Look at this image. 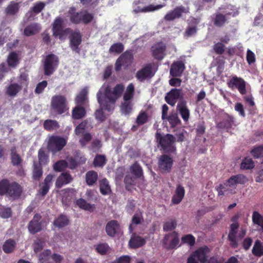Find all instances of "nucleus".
<instances>
[{"instance_id":"22","label":"nucleus","mask_w":263,"mask_h":263,"mask_svg":"<svg viewBox=\"0 0 263 263\" xmlns=\"http://www.w3.org/2000/svg\"><path fill=\"white\" fill-rule=\"evenodd\" d=\"M235 119L233 116L225 113L222 121L217 124V127L228 130L232 128Z\"/></svg>"},{"instance_id":"31","label":"nucleus","mask_w":263,"mask_h":263,"mask_svg":"<svg viewBox=\"0 0 263 263\" xmlns=\"http://www.w3.org/2000/svg\"><path fill=\"white\" fill-rule=\"evenodd\" d=\"M22 88L21 85L16 83H11L7 87L6 93L9 97H14L21 90Z\"/></svg>"},{"instance_id":"48","label":"nucleus","mask_w":263,"mask_h":263,"mask_svg":"<svg viewBox=\"0 0 263 263\" xmlns=\"http://www.w3.org/2000/svg\"><path fill=\"white\" fill-rule=\"evenodd\" d=\"M19 10L18 4L11 2L5 9V12L7 15H14Z\"/></svg>"},{"instance_id":"29","label":"nucleus","mask_w":263,"mask_h":263,"mask_svg":"<svg viewBox=\"0 0 263 263\" xmlns=\"http://www.w3.org/2000/svg\"><path fill=\"white\" fill-rule=\"evenodd\" d=\"M54 177V175L52 174L48 175L45 178L44 182L41 184V194L42 196L46 195L52 184V180Z\"/></svg>"},{"instance_id":"19","label":"nucleus","mask_w":263,"mask_h":263,"mask_svg":"<svg viewBox=\"0 0 263 263\" xmlns=\"http://www.w3.org/2000/svg\"><path fill=\"white\" fill-rule=\"evenodd\" d=\"M185 68V65L181 61L174 62L171 65L170 74L173 77H180Z\"/></svg>"},{"instance_id":"47","label":"nucleus","mask_w":263,"mask_h":263,"mask_svg":"<svg viewBox=\"0 0 263 263\" xmlns=\"http://www.w3.org/2000/svg\"><path fill=\"white\" fill-rule=\"evenodd\" d=\"M177 225L176 220L175 219H171L164 223L163 230L164 232L171 231L176 229Z\"/></svg>"},{"instance_id":"17","label":"nucleus","mask_w":263,"mask_h":263,"mask_svg":"<svg viewBox=\"0 0 263 263\" xmlns=\"http://www.w3.org/2000/svg\"><path fill=\"white\" fill-rule=\"evenodd\" d=\"M189 12V9L184 6L176 7L173 10L168 11L164 16V20L167 21H172L181 17L183 13Z\"/></svg>"},{"instance_id":"4","label":"nucleus","mask_w":263,"mask_h":263,"mask_svg":"<svg viewBox=\"0 0 263 263\" xmlns=\"http://www.w3.org/2000/svg\"><path fill=\"white\" fill-rule=\"evenodd\" d=\"M68 13L69 15L70 21L73 24L83 23L87 25L91 23L93 19V14L87 10L76 12V9L74 7H70Z\"/></svg>"},{"instance_id":"64","label":"nucleus","mask_w":263,"mask_h":263,"mask_svg":"<svg viewBox=\"0 0 263 263\" xmlns=\"http://www.w3.org/2000/svg\"><path fill=\"white\" fill-rule=\"evenodd\" d=\"M92 139V136L90 133H85L82 135V137L79 140V142L82 146H84Z\"/></svg>"},{"instance_id":"38","label":"nucleus","mask_w":263,"mask_h":263,"mask_svg":"<svg viewBox=\"0 0 263 263\" xmlns=\"http://www.w3.org/2000/svg\"><path fill=\"white\" fill-rule=\"evenodd\" d=\"M86 182L89 186L93 185L98 179V173L94 171H89L85 175Z\"/></svg>"},{"instance_id":"32","label":"nucleus","mask_w":263,"mask_h":263,"mask_svg":"<svg viewBox=\"0 0 263 263\" xmlns=\"http://www.w3.org/2000/svg\"><path fill=\"white\" fill-rule=\"evenodd\" d=\"M43 167L37 162L34 161L32 166V178L34 180L39 181L43 175Z\"/></svg>"},{"instance_id":"8","label":"nucleus","mask_w":263,"mask_h":263,"mask_svg":"<svg viewBox=\"0 0 263 263\" xmlns=\"http://www.w3.org/2000/svg\"><path fill=\"white\" fill-rule=\"evenodd\" d=\"M59 60L58 57L54 54L46 55L44 62V74L46 76L52 74L58 67Z\"/></svg>"},{"instance_id":"12","label":"nucleus","mask_w":263,"mask_h":263,"mask_svg":"<svg viewBox=\"0 0 263 263\" xmlns=\"http://www.w3.org/2000/svg\"><path fill=\"white\" fill-rule=\"evenodd\" d=\"M155 74L153 70V66L151 63L146 64L136 73V78L139 82H144L151 79Z\"/></svg>"},{"instance_id":"27","label":"nucleus","mask_w":263,"mask_h":263,"mask_svg":"<svg viewBox=\"0 0 263 263\" xmlns=\"http://www.w3.org/2000/svg\"><path fill=\"white\" fill-rule=\"evenodd\" d=\"M146 243V240L135 234H133L129 241V246L133 249H137L143 246Z\"/></svg>"},{"instance_id":"60","label":"nucleus","mask_w":263,"mask_h":263,"mask_svg":"<svg viewBox=\"0 0 263 263\" xmlns=\"http://www.w3.org/2000/svg\"><path fill=\"white\" fill-rule=\"evenodd\" d=\"M100 105L101 107V108L96 110V111L95 112V116L96 119L98 121L102 122L104 121L106 119V117H105V115L104 112L103 111V109H104L105 110H106V109L104 108V107L102 105L101 106L100 104Z\"/></svg>"},{"instance_id":"39","label":"nucleus","mask_w":263,"mask_h":263,"mask_svg":"<svg viewBox=\"0 0 263 263\" xmlns=\"http://www.w3.org/2000/svg\"><path fill=\"white\" fill-rule=\"evenodd\" d=\"M237 230L230 229L228 236V239L230 241V246L234 249H236L238 246L237 240Z\"/></svg>"},{"instance_id":"35","label":"nucleus","mask_w":263,"mask_h":263,"mask_svg":"<svg viewBox=\"0 0 263 263\" xmlns=\"http://www.w3.org/2000/svg\"><path fill=\"white\" fill-rule=\"evenodd\" d=\"M165 49L166 47L163 44H158L153 51L154 58L157 60H162L164 57Z\"/></svg>"},{"instance_id":"30","label":"nucleus","mask_w":263,"mask_h":263,"mask_svg":"<svg viewBox=\"0 0 263 263\" xmlns=\"http://www.w3.org/2000/svg\"><path fill=\"white\" fill-rule=\"evenodd\" d=\"M11 162L13 166H19L23 163V159L16 152V148L13 146L10 149Z\"/></svg>"},{"instance_id":"25","label":"nucleus","mask_w":263,"mask_h":263,"mask_svg":"<svg viewBox=\"0 0 263 263\" xmlns=\"http://www.w3.org/2000/svg\"><path fill=\"white\" fill-rule=\"evenodd\" d=\"M231 12L223 14L221 13L217 12L215 13L212 19V22L214 25L217 27H221L224 25L227 22V15H231Z\"/></svg>"},{"instance_id":"37","label":"nucleus","mask_w":263,"mask_h":263,"mask_svg":"<svg viewBox=\"0 0 263 263\" xmlns=\"http://www.w3.org/2000/svg\"><path fill=\"white\" fill-rule=\"evenodd\" d=\"M85 108L80 105L76 106L72 110V117L74 119L79 120L82 119L86 115Z\"/></svg>"},{"instance_id":"6","label":"nucleus","mask_w":263,"mask_h":263,"mask_svg":"<svg viewBox=\"0 0 263 263\" xmlns=\"http://www.w3.org/2000/svg\"><path fill=\"white\" fill-rule=\"evenodd\" d=\"M51 108L57 115H62L68 109L67 101L63 95H55L51 98Z\"/></svg>"},{"instance_id":"44","label":"nucleus","mask_w":263,"mask_h":263,"mask_svg":"<svg viewBox=\"0 0 263 263\" xmlns=\"http://www.w3.org/2000/svg\"><path fill=\"white\" fill-rule=\"evenodd\" d=\"M165 120L169 122L171 127H175L181 123L177 114L175 112L170 114L166 117Z\"/></svg>"},{"instance_id":"52","label":"nucleus","mask_w":263,"mask_h":263,"mask_svg":"<svg viewBox=\"0 0 263 263\" xmlns=\"http://www.w3.org/2000/svg\"><path fill=\"white\" fill-rule=\"evenodd\" d=\"M76 203L81 209L89 211H93V206L90 203H87L86 201L83 198H80L77 200Z\"/></svg>"},{"instance_id":"50","label":"nucleus","mask_w":263,"mask_h":263,"mask_svg":"<svg viewBox=\"0 0 263 263\" xmlns=\"http://www.w3.org/2000/svg\"><path fill=\"white\" fill-rule=\"evenodd\" d=\"M135 91L134 85L133 83L129 84L126 89L123 96V99L125 101H128L133 98Z\"/></svg>"},{"instance_id":"2","label":"nucleus","mask_w":263,"mask_h":263,"mask_svg":"<svg viewBox=\"0 0 263 263\" xmlns=\"http://www.w3.org/2000/svg\"><path fill=\"white\" fill-rule=\"evenodd\" d=\"M23 188L16 181H10L8 179L0 181V196H6L9 199L15 201L22 195Z\"/></svg>"},{"instance_id":"26","label":"nucleus","mask_w":263,"mask_h":263,"mask_svg":"<svg viewBox=\"0 0 263 263\" xmlns=\"http://www.w3.org/2000/svg\"><path fill=\"white\" fill-rule=\"evenodd\" d=\"M185 195V190L180 184L177 185L175 193L172 198V202L178 204L181 202Z\"/></svg>"},{"instance_id":"10","label":"nucleus","mask_w":263,"mask_h":263,"mask_svg":"<svg viewBox=\"0 0 263 263\" xmlns=\"http://www.w3.org/2000/svg\"><path fill=\"white\" fill-rule=\"evenodd\" d=\"M27 229L29 233L32 235L37 234L43 230V221L40 214H34L33 218L28 223Z\"/></svg>"},{"instance_id":"53","label":"nucleus","mask_w":263,"mask_h":263,"mask_svg":"<svg viewBox=\"0 0 263 263\" xmlns=\"http://www.w3.org/2000/svg\"><path fill=\"white\" fill-rule=\"evenodd\" d=\"M130 170L132 173L137 178H140L143 176L142 167L137 162H135L131 166Z\"/></svg>"},{"instance_id":"18","label":"nucleus","mask_w":263,"mask_h":263,"mask_svg":"<svg viewBox=\"0 0 263 263\" xmlns=\"http://www.w3.org/2000/svg\"><path fill=\"white\" fill-rule=\"evenodd\" d=\"M247 179L245 176L241 174H238L231 176L226 182L230 188L235 191L238 184H244Z\"/></svg>"},{"instance_id":"58","label":"nucleus","mask_w":263,"mask_h":263,"mask_svg":"<svg viewBox=\"0 0 263 263\" xmlns=\"http://www.w3.org/2000/svg\"><path fill=\"white\" fill-rule=\"evenodd\" d=\"M18 55L14 52H11L8 58L7 62L8 65L11 67H15L18 62Z\"/></svg>"},{"instance_id":"51","label":"nucleus","mask_w":263,"mask_h":263,"mask_svg":"<svg viewBox=\"0 0 263 263\" xmlns=\"http://www.w3.org/2000/svg\"><path fill=\"white\" fill-rule=\"evenodd\" d=\"M110 247L107 243H100L95 246V250L101 255H105L107 254Z\"/></svg>"},{"instance_id":"49","label":"nucleus","mask_w":263,"mask_h":263,"mask_svg":"<svg viewBox=\"0 0 263 263\" xmlns=\"http://www.w3.org/2000/svg\"><path fill=\"white\" fill-rule=\"evenodd\" d=\"M254 167V163L252 158L245 157L242 161L240 168L242 170H250Z\"/></svg>"},{"instance_id":"16","label":"nucleus","mask_w":263,"mask_h":263,"mask_svg":"<svg viewBox=\"0 0 263 263\" xmlns=\"http://www.w3.org/2000/svg\"><path fill=\"white\" fill-rule=\"evenodd\" d=\"M182 89L177 88L172 89L165 97V101L170 105L174 106L178 99L183 100Z\"/></svg>"},{"instance_id":"20","label":"nucleus","mask_w":263,"mask_h":263,"mask_svg":"<svg viewBox=\"0 0 263 263\" xmlns=\"http://www.w3.org/2000/svg\"><path fill=\"white\" fill-rule=\"evenodd\" d=\"M177 109L182 119L185 122L187 121L190 118V112L187 106L186 102L184 100H180L177 105Z\"/></svg>"},{"instance_id":"9","label":"nucleus","mask_w":263,"mask_h":263,"mask_svg":"<svg viewBox=\"0 0 263 263\" xmlns=\"http://www.w3.org/2000/svg\"><path fill=\"white\" fill-rule=\"evenodd\" d=\"M68 34H69V47L73 51L79 54L81 50L79 46L82 41L81 33L79 30L73 31L71 29Z\"/></svg>"},{"instance_id":"56","label":"nucleus","mask_w":263,"mask_h":263,"mask_svg":"<svg viewBox=\"0 0 263 263\" xmlns=\"http://www.w3.org/2000/svg\"><path fill=\"white\" fill-rule=\"evenodd\" d=\"M251 155L255 158H262L263 163V146H258L253 148L251 151Z\"/></svg>"},{"instance_id":"7","label":"nucleus","mask_w":263,"mask_h":263,"mask_svg":"<svg viewBox=\"0 0 263 263\" xmlns=\"http://www.w3.org/2000/svg\"><path fill=\"white\" fill-rule=\"evenodd\" d=\"M66 144L67 140L65 138L58 136H52L49 139L47 148L53 154H56L60 152Z\"/></svg>"},{"instance_id":"45","label":"nucleus","mask_w":263,"mask_h":263,"mask_svg":"<svg viewBox=\"0 0 263 263\" xmlns=\"http://www.w3.org/2000/svg\"><path fill=\"white\" fill-rule=\"evenodd\" d=\"M44 128L48 131H52L59 128L58 122L51 119L46 120L43 123Z\"/></svg>"},{"instance_id":"55","label":"nucleus","mask_w":263,"mask_h":263,"mask_svg":"<svg viewBox=\"0 0 263 263\" xmlns=\"http://www.w3.org/2000/svg\"><path fill=\"white\" fill-rule=\"evenodd\" d=\"M148 121V115L145 111H141L138 115L136 122L138 125H141Z\"/></svg>"},{"instance_id":"46","label":"nucleus","mask_w":263,"mask_h":263,"mask_svg":"<svg viewBox=\"0 0 263 263\" xmlns=\"http://www.w3.org/2000/svg\"><path fill=\"white\" fill-rule=\"evenodd\" d=\"M38 159L37 164L42 166L47 164L49 161V157L43 148H40L38 152Z\"/></svg>"},{"instance_id":"11","label":"nucleus","mask_w":263,"mask_h":263,"mask_svg":"<svg viewBox=\"0 0 263 263\" xmlns=\"http://www.w3.org/2000/svg\"><path fill=\"white\" fill-rule=\"evenodd\" d=\"M158 164L159 170L161 173H168L172 170L173 159L167 154H163L160 156Z\"/></svg>"},{"instance_id":"15","label":"nucleus","mask_w":263,"mask_h":263,"mask_svg":"<svg viewBox=\"0 0 263 263\" xmlns=\"http://www.w3.org/2000/svg\"><path fill=\"white\" fill-rule=\"evenodd\" d=\"M227 84L229 88H237L240 93L242 95H244L247 93L246 82L241 78L237 77L236 76H233L228 82Z\"/></svg>"},{"instance_id":"5","label":"nucleus","mask_w":263,"mask_h":263,"mask_svg":"<svg viewBox=\"0 0 263 263\" xmlns=\"http://www.w3.org/2000/svg\"><path fill=\"white\" fill-rule=\"evenodd\" d=\"M64 23L63 19L58 16L54 19L52 24L53 36L55 38L58 37L61 41L65 40L68 32L71 31L70 28L64 29Z\"/></svg>"},{"instance_id":"3","label":"nucleus","mask_w":263,"mask_h":263,"mask_svg":"<svg viewBox=\"0 0 263 263\" xmlns=\"http://www.w3.org/2000/svg\"><path fill=\"white\" fill-rule=\"evenodd\" d=\"M156 139L159 145L164 153L167 154H173L176 152L175 142L176 138L173 135L167 134L162 136L160 133H157Z\"/></svg>"},{"instance_id":"34","label":"nucleus","mask_w":263,"mask_h":263,"mask_svg":"<svg viewBox=\"0 0 263 263\" xmlns=\"http://www.w3.org/2000/svg\"><path fill=\"white\" fill-rule=\"evenodd\" d=\"M88 91L86 88H83L76 98V103L78 105L82 106L88 102Z\"/></svg>"},{"instance_id":"24","label":"nucleus","mask_w":263,"mask_h":263,"mask_svg":"<svg viewBox=\"0 0 263 263\" xmlns=\"http://www.w3.org/2000/svg\"><path fill=\"white\" fill-rule=\"evenodd\" d=\"M72 180L71 175L68 172L62 173L57 178L55 186L58 189L61 188L64 185L69 183Z\"/></svg>"},{"instance_id":"63","label":"nucleus","mask_w":263,"mask_h":263,"mask_svg":"<svg viewBox=\"0 0 263 263\" xmlns=\"http://www.w3.org/2000/svg\"><path fill=\"white\" fill-rule=\"evenodd\" d=\"M45 4L42 2H37L32 8L31 10L35 14L40 13L44 9Z\"/></svg>"},{"instance_id":"59","label":"nucleus","mask_w":263,"mask_h":263,"mask_svg":"<svg viewBox=\"0 0 263 263\" xmlns=\"http://www.w3.org/2000/svg\"><path fill=\"white\" fill-rule=\"evenodd\" d=\"M252 222L254 224L259 226L263 223V216L258 212L254 211L252 214Z\"/></svg>"},{"instance_id":"21","label":"nucleus","mask_w":263,"mask_h":263,"mask_svg":"<svg viewBox=\"0 0 263 263\" xmlns=\"http://www.w3.org/2000/svg\"><path fill=\"white\" fill-rule=\"evenodd\" d=\"M120 229V224L116 220H111L108 221L105 227L107 234L110 237L115 236L119 232Z\"/></svg>"},{"instance_id":"43","label":"nucleus","mask_w":263,"mask_h":263,"mask_svg":"<svg viewBox=\"0 0 263 263\" xmlns=\"http://www.w3.org/2000/svg\"><path fill=\"white\" fill-rule=\"evenodd\" d=\"M252 252L256 256L260 257L263 255V245L260 240L255 241Z\"/></svg>"},{"instance_id":"28","label":"nucleus","mask_w":263,"mask_h":263,"mask_svg":"<svg viewBox=\"0 0 263 263\" xmlns=\"http://www.w3.org/2000/svg\"><path fill=\"white\" fill-rule=\"evenodd\" d=\"M41 29L40 25L37 23H31L25 27L24 34L26 36H30L38 33Z\"/></svg>"},{"instance_id":"33","label":"nucleus","mask_w":263,"mask_h":263,"mask_svg":"<svg viewBox=\"0 0 263 263\" xmlns=\"http://www.w3.org/2000/svg\"><path fill=\"white\" fill-rule=\"evenodd\" d=\"M69 219L68 217L64 214L60 215L53 221V225L58 228H62L69 224Z\"/></svg>"},{"instance_id":"61","label":"nucleus","mask_w":263,"mask_h":263,"mask_svg":"<svg viewBox=\"0 0 263 263\" xmlns=\"http://www.w3.org/2000/svg\"><path fill=\"white\" fill-rule=\"evenodd\" d=\"M181 240L183 243H187L191 246H193L195 243V238L192 234H187L181 238Z\"/></svg>"},{"instance_id":"13","label":"nucleus","mask_w":263,"mask_h":263,"mask_svg":"<svg viewBox=\"0 0 263 263\" xmlns=\"http://www.w3.org/2000/svg\"><path fill=\"white\" fill-rule=\"evenodd\" d=\"M134 57L131 50L126 51L122 53L117 60L115 64V69L117 71H120L122 66H128L133 61Z\"/></svg>"},{"instance_id":"36","label":"nucleus","mask_w":263,"mask_h":263,"mask_svg":"<svg viewBox=\"0 0 263 263\" xmlns=\"http://www.w3.org/2000/svg\"><path fill=\"white\" fill-rule=\"evenodd\" d=\"M216 190L218 192V196L228 195V194L235 193V191H233V189L230 188L226 183L219 184L216 188Z\"/></svg>"},{"instance_id":"57","label":"nucleus","mask_w":263,"mask_h":263,"mask_svg":"<svg viewBox=\"0 0 263 263\" xmlns=\"http://www.w3.org/2000/svg\"><path fill=\"white\" fill-rule=\"evenodd\" d=\"M67 166L68 163L65 160H61L54 164L53 170L56 172H62L64 171Z\"/></svg>"},{"instance_id":"40","label":"nucleus","mask_w":263,"mask_h":263,"mask_svg":"<svg viewBox=\"0 0 263 263\" xmlns=\"http://www.w3.org/2000/svg\"><path fill=\"white\" fill-rule=\"evenodd\" d=\"M100 191L103 195H108L111 193V189L106 178H103L100 181Z\"/></svg>"},{"instance_id":"54","label":"nucleus","mask_w":263,"mask_h":263,"mask_svg":"<svg viewBox=\"0 0 263 263\" xmlns=\"http://www.w3.org/2000/svg\"><path fill=\"white\" fill-rule=\"evenodd\" d=\"M124 50V45L121 43H117L112 44L109 49L110 53H121Z\"/></svg>"},{"instance_id":"62","label":"nucleus","mask_w":263,"mask_h":263,"mask_svg":"<svg viewBox=\"0 0 263 263\" xmlns=\"http://www.w3.org/2000/svg\"><path fill=\"white\" fill-rule=\"evenodd\" d=\"M88 124V122L87 120H83L81 123H80L79 125H78L75 129L74 133L77 135L79 136L81 134L83 133V130L86 128L87 125Z\"/></svg>"},{"instance_id":"1","label":"nucleus","mask_w":263,"mask_h":263,"mask_svg":"<svg viewBox=\"0 0 263 263\" xmlns=\"http://www.w3.org/2000/svg\"><path fill=\"white\" fill-rule=\"evenodd\" d=\"M124 90V86L122 84H117L112 91L109 86H107L103 92L101 89L97 94V100L99 104L102 105L107 111H110L116 99L119 98Z\"/></svg>"},{"instance_id":"14","label":"nucleus","mask_w":263,"mask_h":263,"mask_svg":"<svg viewBox=\"0 0 263 263\" xmlns=\"http://www.w3.org/2000/svg\"><path fill=\"white\" fill-rule=\"evenodd\" d=\"M163 245L167 250L175 248L179 242L178 234L176 231L166 234L163 237Z\"/></svg>"},{"instance_id":"23","label":"nucleus","mask_w":263,"mask_h":263,"mask_svg":"<svg viewBox=\"0 0 263 263\" xmlns=\"http://www.w3.org/2000/svg\"><path fill=\"white\" fill-rule=\"evenodd\" d=\"M210 250L206 246L200 247L196 250L194 252V256H196L198 260L202 263H205L208 261V254L209 253Z\"/></svg>"},{"instance_id":"41","label":"nucleus","mask_w":263,"mask_h":263,"mask_svg":"<svg viewBox=\"0 0 263 263\" xmlns=\"http://www.w3.org/2000/svg\"><path fill=\"white\" fill-rule=\"evenodd\" d=\"M16 246V242L12 239L7 240L3 244L2 248L6 253H12Z\"/></svg>"},{"instance_id":"42","label":"nucleus","mask_w":263,"mask_h":263,"mask_svg":"<svg viewBox=\"0 0 263 263\" xmlns=\"http://www.w3.org/2000/svg\"><path fill=\"white\" fill-rule=\"evenodd\" d=\"M107 158L104 155L97 154L93 159L95 167H103L106 163Z\"/></svg>"}]
</instances>
